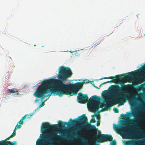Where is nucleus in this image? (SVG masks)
I'll return each instance as SVG.
<instances>
[{"label":"nucleus","mask_w":145,"mask_h":145,"mask_svg":"<svg viewBox=\"0 0 145 145\" xmlns=\"http://www.w3.org/2000/svg\"><path fill=\"white\" fill-rule=\"evenodd\" d=\"M128 74L125 76L123 77H120L119 83L121 87L118 85H116V90L114 91L113 95L115 97L113 102L111 101L108 97H106L104 104V111H108L111 110V107L116 104H119L123 105L126 100L131 98L132 100L135 99V96L133 93L131 94L129 92L125 91V89H127L129 86V84L124 85V84L128 81L132 79L133 76L137 74V71H134L128 73Z\"/></svg>","instance_id":"obj_1"},{"label":"nucleus","mask_w":145,"mask_h":145,"mask_svg":"<svg viewBox=\"0 0 145 145\" xmlns=\"http://www.w3.org/2000/svg\"><path fill=\"white\" fill-rule=\"evenodd\" d=\"M60 83L59 78L44 80L36 90L33 95L37 98H41L42 101L46 97H50L51 95V94L49 93L45 95L50 92L61 97L64 94Z\"/></svg>","instance_id":"obj_2"},{"label":"nucleus","mask_w":145,"mask_h":145,"mask_svg":"<svg viewBox=\"0 0 145 145\" xmlns=\"http://www.w3.org/2000/svg\"><path fill=\"white\" fill-rule=\"evenodd\" d=\"M58 73V78L60 80V84L62 86L64 95H69L72 93L73 95H76L78 91L83 88V83L82 82H78L74 84L70 83L68 84L64 83L67 79L70 77L72 74L69 67H60Z\"/></svg>","instance_id":"obj_3"},{"label":"nucleus","mask_w":145,"mask_h":145,"mask_svg":"<svg viewBox=\"0 0 145 145\" xmlns=\"http://www.w3.org/2000/svg\"><path fill=\"white\" fill-rule=\"evenodd\" d=\"M127 115L123 114L121 115V117L123 118H126L127 120L129 119V121L131 123V125H123L122 127L118 128L117 125L114 124V128L117 133L120 135L123 138L131 139L135 136L134 132L132 129H137V131H140V127L138 126V118L137 116L135 119H129V117L132 116H135L137 115V113L136 111H133L132 112H127L126 114Z\"/></svg>","instance_id":"obj_4"},{"label":"nucleus","mask_w":145,"mask_h":145,"mask_svg":"<svg viewBox=\"0 0 145 145\" xmlns=\"http://www.w3.org/2000/svg\"><path fill=\"white\" fill-rule=\"evenodd\" d=\"M70 120V119L69 120ZM69 123L71 124H74L71 123V120H69V122H64L62 121H59V124L50 125L48 122H45L42 124L41 127V131L42 133L45 132L47 131L49 129H53L54 130L53 132L50 133H44L43 136L46 137V135H48L49 136L48 138V140H46L45 144H41V140L39 138L37 141L36 145H53L54 142V138L56 137H59V135L57 134L58 132L54 130L59 127V125L60 126H64L65 125H68ZM76 123H75L76 124ZM75 124V123H74Z\"/></svg>","instance_id":"obj_5"},{"label":"nucleus","mask_w":145,"mask_h":145,"mask_svg":"<svg viewBox=\"0 0 145 145\" xmlns=\"http://www.w3.org/2000/svg\"><path fill=\"white\" fill-rule=\"evenodd\" d=\"M77 99L79 103H86L88 102L89 108L93 112L98 110L99 108H103L104 106V103L101 104L100 101L101 100V97L96 95L93 96L89 99L87 94L84 95L80 92L78 93Z\"/></svg>","instance_id":"obj_6"},{"label":"nucleus","mask_w":145,"mask_h":145,"mask_svg":"<svg viewBox=\"0 0 145 145\" xmlns=\"http://www.w3.org/2000/svg\"><path fill=\"white\" fill-rule=\"evenodd\" d=\"M70 120L71 121V123H78L81 126V128L78 129L80 134H76L72 135L73 136L76 137L77 138H83V136L86 133V129L96 130V127L94 125H91L89 123L88 121V119L86 116L85 114L80 116L77 118L74 119V120L70 118Z\"/></svg>","instance_id":"obj_7"},{"label":"nucleus","mask_w":145,"mask_h":145,"mask_svg":"<svg viewBox=\"0 0 145 145\" xmlns=\"http://www.w3.org/2000/svg\"><path fill=\"white\" fill-rule=\"evenodd\" d=\"M93 137L92 140L97 142H106V135L101 134V131L99 130L97 131H95L93 133Z\"/></svg>","instance_id":"obj_8"},{"label":"nucleus","mask_w":145,"mask_h":145,"mask_svg":"<svg viewBox=\"0 0 145 145\" xmlns=\"http://www.w3.org/2000/svg\"><path fill=\"white\" fill-rule=\"evenodd\" d=\"M125 74H123L121 75H116L114 76H109V77H105L103 78H101L100 79V80H102L103 79H112V80H110V81H108L105 82H104L101 84H100V86H99V88H100L101 86L102 85H103L106 84L108 83H112V82H114V83H116L118 81H119V80H120V77L121 76H124Z\"/></svg>","instance_id":"obj_9"},{"label":"nucleus","mask_w":145,"mask_h":145,"mask_svg":"<svg viewBox=\"0 0 145 145\" xmlns=\"http://www.w3.org/2000/svg\"><path fill=\"white\" fill-rule=\"evenodd\" d=\"M137 142V141L133 140L123 141V143L124 145H136Z\"/></svg>","instance_id":"obj_10"},{"label":"nucleus","mask_w":145,"mask_h":145,"mask_svg":"<svg viewBox=\"0 0 145 145\" xmlns=\"http://www.w3.org/2000/svg\"><path fill=\"white\" fill-rule=\"evenodd\" d=\"M0 145H14V144L12 142L5 140L0 141Z\"/></svg>","instance_id":"obj_11"},{"label":"nucleus","mask_w":145,"mask_h":145,"mask_svg":"<svg viewBox=\"0 0 145 145\" xmlns=\"http://www.w3.org/2000/svg\"><path fill=\"white\" fill-rule=\"evenodd\" d=\"M21 125H18V124L17 123L16 125V126L15 127L13 131V133L11 135L12 137H14L16 135V130L17 129H19L21 128Z\"/></svg>","instance_id":"obj_12"},{"label":"nucleus","mask_w":145,"mask_h":145,"mask_svg":"<svg viewBox=\"0 0 145 145\" xmlns=\"http://www.w3.org/2000/svg\"><path fill=\"white\" fill-rule=\"evenodd\" d=\"M106 137V142L110 141L112 140L113 138L112 136L110 135H105Z\"/></svg>","instance_id":"obj_13"},{"label":"nucleus","mask_w":145,"mask_h":145,"mask_svg":"<svg viewBox=\"0 0 145 145\" xmlns=\"http://www.w3.org/2000/svg\"><path fill=\"white\" fill-rule=\"evenodd\" d=\"M27 116H29V115L28 114H26V115H24V116H23L22 118L20 120V121L18 122V123L19 124H20L19 125H22L24 123L23 120L25 119L26 118V117Z\"/></svg>","instance_id":"obj_14"},{"label":"nucleus","mask_w":145,"mask_h":145,"mask_svg":"<svg viewBox=\"0 0 145 145\" xmlns=\"http://www.w3.org/2000/svg\"><path fill=\"white\" fill-rule=\"evenodd\" d=\"M8 91L7 92V94H10L11 93H14L18 92V90L16 89L15 90H14L12 89H9L8 90Z\"/></svg>","instance_id":"obj_15"},{"label":"nucleus","mask_w":145,"mask_h":145,"mask_svg":"<svg viewBox=\"0 0 145 145\" xmlns=\"http://www.w3.org/2000/svg\"><path fill=\"white\" fill-rule=\"evenodd\" d=\"M95 116L97 117V118L98 120L97 121V126H99L100 124V117L99 115L98 114H97L95 115Z\"/></svg>","instance_id":"obj_16"},{"label":"nucleus","mask_w":145,"mask_h":145,"mask_svg":"<svg viewBox=\"0 0 145 145\" xmlns=\"http://www.w3.org/2000/svg\"><path fill=\"white\" fill-rule=\"evenodd\" d=\"M136 81L138 82V84H140L143 82L144 79L142 77H139L136 80Z\"/></svg>","instance_id":"obj_17"},{"label":"nucleus","mask_w":145,"mask_h":145,"mask_svg":"<svg viewBox=\"0 0 145 145\" xmlns=\"http://www.w3.org/2000/svg\"><path fill=\"white\" fill-rule=\"evenodd\" d=\"M92 82L89 81V80L87 79H86L84 80L82 82V83H83L82 84L83 85L85 83L86 84L88 83H92Z\"/></svg>","instance_id":"obj_18"},{"label":"nucleus","mask_w":145,"mask_h":145,"mask_svg":"<svg viewBox=\"0 0 145 145\" xmlns=\"http://www.w3.org/2000/svg\"><path fill=\"white\" fill-rule=\"evenodd\" d=\"M116 141L114 140H113L110 143V145H116Z\"/></svg>","instance_id":"obj_19"},{"label":"nucleus","mask_w":145,"mask_h":145,"mask_svg":"<svg viewBox=\"0 0 145 145\" xmlns=\"http://www.w3.org/2000/svg\"><path fill=\"white\" fill-rule=\"evenodd\" d=\"M96 122V121L95 119V118L93 117L92 118L91 120L90 121V123H95Z\"/></svg>","instance_id":"obj_20"},{"label":"nucleus","mask_w":145,"mask_h":145,"mask_svg":"<svg viewBox=\"0 0 145 145\" xmlns=\"http://www.w3.org/2000/svg\"><path fill=\"white\" fill-rule=\"evenodd\" d=\"M113 110L115 113H118L119 112L118 109L116 108H114Z\"/></svg>","instance_id":"obj_21"},{"label":"nucleus","mask_w":145,"mask_h":145,"mask_svg":"<svg viewBox=\"0 0 145 145\" xmlns=\"http://www.w3.org/2000/svg\"><path fill=\"white\" fill-rule=\"evenodd\" d=\"M143 85H145V82L143 84L140 85V86H141V87H140L139 88V90H140L141 89H142L144 87L143 86Z\"/></svg>","instance_id":"obj_22"},{"label":"nucleus","mask_w":145,"mask_h":145,"mask_svg":"<svg viewBox=\"0 0 145 145\" xmlns=\"http://www.w3.org/2000/svg\"><path fill=\"white\" fill-rule=\"evenodd\" d=\"M140 95L142 97L145 96V93H141L140 94Z\"/></svg>","instance_id":"obj_23"},{"label":"nucleus","mask_w":145,"mask_h":145,"mask_svg":"<svg viewBox=\"0 0 145 145\" xmlns=\"http://www.w3.org/2000/svg\"><path fill=\"white\" fill-rule=\"evenodd\" d=\"M44 105V101H42L41 104L40 105V107H42Z\"/></svg>","instance_id":"obj_24"},{"label":"nucleus","mask_w":145,"mask_h":145,"mask_svg":"<svg viewBox=\"0 0 145 145\" xmlns=\"http://www.w3.org/2000/svg\"><path fill=\"white\" fill-rule=\"evenodd\" d=\"M12 137V135H11L9 137H8L7 138L6 140H9L10 138H12L13 137Z\"/></svg>","instance_id":"obj_25"},{"label":"nucleus","mask_w":145,"mask_h":145,"mask_svg":"<svg viewBox=\"0 0 145 145\" xmlns=\"http://www.w3.org/2000/svg\"><path fill=\"white\" fill-rule=\"evenodd\" d=\"M125 121L124 120H123L121 121V123L122 124H124L125 123Z\"/></svg>","instance_id":"obj_26"},{"label":"nucleus","mask_w":145,"mask_h":145,"mask_svg":"<svg viewBox=\"0 0 145 145\" xmlns=\"http://www.w3.org/2000/svg\"><path fill=\"white\" fill-rule=\"evenodd\" d=\"M12 143H13V144H14V145H16V141H14Z\"/></svg>","instance_id":"obj_27"},{"label":"nucleus","mask_w":145,"mask_h":145,"mask_svg":"<svg viewBox=\"0 0 145 145\" xmlns=\"http://www.w3.org/2000/svg\"><path fill=\"white\" fill-rule=\"evenodd\" d=\"M141 36H144L145 35V34H144L143 33H141Z\"/></svg>","instance_id":"obj_28"},{"label":"nucleus","mask_w":145,"mask_h":145,"mask_svg":"<svg viewBox=\"0 0 145 145\" xmlns=\"http://www.w3.org/2000/svg\"><path fill=\"white\" fill-rule=\"evenodd\" d=\"M93 86H94V87L97 88V89H99V88H98V87L96 86H95V84H93Z\"/></svg>","instance_id":"obj_29"},{"label":"nucleus","mask_w":145,"mask_h":145,"mask_svg":"<svg viewBox=\"0 0 145 145\" xmlns=\"http://www.w3.org/2000/svg\"><path fill=\"white\" fill-rule=\"evenodd\" d=\"M33 115V114H32V113H31V114H30V115H29V116H30V117H31V116H32Z\"/></svg>","instance_id":"obj_30"},{"label":"nucleus","mask_w":145,"mask_h":145,"mask_svg":"<svg viewBox=\"0 0 145 145\" xmlns=\"http://www.w3.org/2000/svg\"><path fill=\"white\" fill-rule=\"evenodd\" d=\"M31 118V117H30V116H27L26 117V118Z\"/></svg>","instance_id":"obj_31"},{"label":"nucleus","mask_w":145,"mask_h":145,"mask_svg":"<svg viewBox=\"0 0 145 145\" xmlns=\"http://www.w3.org/2000/svg\"><path fill=\"white\" fill-rule=\"evenodd\" d=\"M38 100H39V99H36L35 100V102H37Z\"/></svg>","instance_id":"obj_32"},{"label":"nucleus","mask_w":145,"mask_h":145,"mask_svg":"<svg viewBox=\"0 0 145 145\" xmlns=\"http://www.w3.org/2000/svg\"><path fill=\"white\" fill-rule=\"evenodd\" d=\"M8 58L10 60L11 59V58L10 57H9Z\"/></svg>","instance_id":"obj_33"},{"label":"nucleus","mask_w":145,"mask_h":145,"mask_svg":"<svg viewBox=\"0 0 145 145\" xmlns=\"http://www.w3.org/2000/svg\"><path fill=\"white\" fill-rule=\"evenodd\" d=\"M18 94H19V93H16V95H18Z\"/></svg>","instance_id":"obj_34"},{"label":"nucleus","mask_w":145,"mask_h":145,"mask_svg":"<svg viewBox=\"0 0 145 145\" xmlns=\"http://www.w3.org/2000/svg\"><path fill=\"white\" fill-rule=\"evenodd\" d=\"M99 43H98V44H97V45L99 44Z\"/></svg>","instance_id":"obj_35"},{"label":"nucleus","mask_w":145,"mask_h":145,"mask_svg":"<svg viewBox=\"0 0 145 145\" xmlns=\"http://www.w3.org/2000/svg\"><path fill=\"white\" fill-rule=\"evenodd\" d=\"M96 45V44H95L94 45Z\"/></svg>","instance_id":"obj_36"}]
</instances>
